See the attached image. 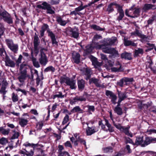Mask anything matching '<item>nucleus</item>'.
Listing matches in <instances>:
<instances>
[{"mask_svg":"<svg viewBox=\"0 0 156 156\" xmlns=\"http://www.w3.org/2000/svg\"><path fill=\"white\" fill-rule=\"evenodd\" d=\"M14 134L11 137V139H14L17 138L20 135V133L19 132L13 131Z\"/></svg>","mask_w":156,"mask_h":156,"instance_id":"obj_45","label":"nucleus"},{"mask_svg":"<svg viewBox=\"0 0 156 156\" xmlns=\"http://www.w3.org/2000/svg\"><path fill=\"white\" fill-rule=\"evenodd\" d=\"M32 61L34 66L36 68H39L40 67V65L38 61H37L36 59L34 58H33Z\"/></svg>","mask_w":156,"mask_h":156,"instance_id":"obj_42","label":"nucleus"},{"mask_svg":"<svg viewBox=\"0 0 156 156\" xmlns=\"http://www.w3.org/2000/svg\"><path fill=\"white\" fill-rule=\"evenodd\" d=\"M119 64V67L116 68L113 67L111 69V71L114 72H118L122 71V69L121 68V66L120 64Z\"/></svg>","mask_w":156,"mask_h":156,"instance_id":"obj_37","label":"nucleus"},{"mask_svg":"<svg viewBox=\"0 0 156 156\" xmlns=\"http://www.w3.org/2000/svg\"><path fill=\"white\" fill-rule=\"evenodd\" d=\"M90 73L91 71L90 69H86L85 73V75L86 76V77L85 78V79L86 80H88L90 77Z\"/></svg>","mask_w":156,"mask_h":156,"instance_id":"obj_48","label":"nucleus"},{"mask_svg":"<svg viewBox=\"0 0 156 156\" xmlns=\"http://www.w3.org/2000/svg\"><path fill=\"white\" fill-rule=\"evenodd\" d=\"M72 55L73 61L76 63H78L80 62V55L76 52H73Z\"/></svg>","mask_w":156,"mask_h":156,"instance_id":"obj_16","label":"nucleus"},{"mask_svg":"<svg viewBox=\"0 0 156 156\" xmlns=\"http://www.w3.org/2000/svg\"><path fill=\"white\" fill-rule=\"evenodd\" d=\"M5 65L6 66H9L11 67H14L15 66V63L11 60L7 55L5 56Z\"/></svg>","mask_w":156,"mask_h":156,"instance_id":"obj_9","label":"nucleus"},{"mask_svg":"<svg viewBox=\"0 0 156 156\" xmlns=\"http://www.w3.org/2000/svg\"><path fill=\"white\" fill-rule=\"evenodd\" d=\"M105 94L106 96L110 98H111L115 94L112 92L108 90H107L106 91Z\"/></svg>","mask_w":156,"mask_h":156,"instance_id":"obj_52","label":"nucleus"},{"mask_svg":"<svg viewBox=\"0 0 156 156\" xmlns=\"http://www.w3.org/2000/svg\"><path fill=\"white\" fill-rule=\"evenodd\" d=\"M144 52V50L142 48H138L137 49H135L134 51V56L136 57L140 55H142Z\"/></svg>","mask_w":156,"mask_h":156,"instance_id":"obj_24","label":"nucleus"},{"mask_svg":"<svg viewBox=\"0 0 156 156\" xmlns=\"http://www.w3.org/2000/svg\"><path fill=\"white\" fill-rule=\"evenodd\" d=\"M46 6V10H47V13L50 14H53L55 13V11L52 9L50 4L47 3Z\"/></svg>","mask_w":156,"mask_h":156,"instance_id":"obj_28","label":"nucleus"},{"mask_svg":"<svg viewBox=\"0 0 156 156\" xmlns=\"http://www.w3.org/2000/svg\"><path fill=\"white\" fill-rule=\"evenodd\" d=\"M78 1L79 2H80L81 3V5L80 6L76 8L75 9L77 11V12H79L80 11L84 9V8L83 7V4L82 2L80 1Z\"/></svg>","mask_w":156,"mask_h":156,"instance_id":"obj_56","label":"nucleus"},{"mask_svg":"<svg viewBox=\"0 0 156 156\" xmlns=\"http://www.w3.org/2000/svg\"><path fill=\"white\" fill-rule=\"evenodd\" d=\"M116 8L119 12V16L117 18V20L119 21L122 20L124 16V12L122 9V7L119 5H116Z\"/></svg>","mask_w":156,"mask_h":156,"instance_id":"obj_11","label":"nucleus"},{"mask_svg":"<svg viewBox=\"0 0 156 156\" xmlns=\"http://www.w3.org/2000/svg\"><path fill=\"white\" fill-rule=\"evenodd\" d=\"M48 35L50 37L51 39L52 44H54L55 45H57L58 43L56 41L55 35L50 30H48Z\"/></svg>","mask_w":156,"mask_h":156,"instance_id":"obj_17","label":"nucleus"},{"mask_svg":"<svg viewBox=\"0 0 156 156\" xmlns=\"http://www.w3.org/2000/svg\"><path fill=\"white\" fill-rule=\"evenodd\" d=\"M105 125L108 128V130L110 132H112L114 131L113 127H112L111 125L109 124L107 119L105 120Z\"/></svg>","mask_w":156,"mask_h":156,"instance_id":"obj_34","label":"nucleus"},{"mask_svg":"<svg viewBox=\"0 0 156 156\" xmlns=\"http://www.w3.org/2000/svg\"><path fill=\"white\" fill-rule=\"evenodd\" d=\"M76 140L74 141V145L77 146L78 145L77 142H80L84 145H86V142L83 139L80 138L79 135L77 133L74 134V135Z\"/></svg>","mask_w":156,"mask_h":156,"instance_id":"obj_12","label":"nucleus"},{"mask_svg":"<svg viewBox=\"0 0 156 156\" xmlns=\"http://www.w3.org/2000/svg\"><path fill=\"white\" fill-rule=\"evenodd\" d=\"M118 94L119 96V101L118 102V105H120V103L125 98H126V94L124 93H122L121 92L118 91Z\"/></svg>","mask_w":156,"mask_h":156,"instance_id":"obj_19","label":"nucleus"},{"mask_svg":"<svg viewBox=\"0 0 156 156\" xmlns=\"http://www.w3.org/2000/svg\"><path fill=\"white\" fill-rule=\"evenodd\" d=\"M155 9L154 5L151 4H146L144 5L143 8V10L144 11H146L151 9Z\"/></svg>","mask_w":156,"mask_h":156,"instance_id":"obj_25","label":"nucleus"},{"mask_svg":"<svg viewBox=\"0 0 156 156\" xmlns=\"http://www.w3.org/2000/svg\"><path fill=\"white\" fill-rule=\"evenodd\" d=\"M58 151L59 152V154L58 156H63L64 154L65 153V152H62V151L63 149V147L61 145H59L58 146Z\"/></svg>","mask_w":156,"mask_h":156,"instance_id":"obj_41","label":"nucleus"},{"mask_svg":"<svg viewBox=\"0 0 156 156\" xmlns=\"http://www.w3.org/2000/svg\"><path fill=\"white\" fill-rule=\"evenodd\" d=\"M124 82L126 83L128 82H131L133 81V78H129L127 77H125L122 79Z\"/></svg>","mask_w":156,"mask_h":156,"instance_id":"obj_53","label":"nucleus"},{"mask_svg":"<svg viewBox=\"0 0 156 156\" xmlns=\"http://www.w3.org/2000/svg\"><path fill=\"white\" fill-rule=\"evenodd\" d=\"M26 76V73H24L22 74L18 77V79L19 81L21 83L23 82L25 80Z\"/></svg>","mask_w":156,"mask_h":156,"instance_id":"obj_40","label":"nucleus"},{"mask_svg":"<svg viewBox=\"0 0 156 156\" xmlns=\"http://www.w3.org/2000/svg\"><path fill=\"white\" fill-rule=\"evenodd\" d=\"M144 144L143 137H138L136 139L135 143H134V145L137 146L140 145L142 147V144Z\"/></svg>","mask_w":156,"mask_h":156,"instance_id":"obj_20","label":"nucleus"},{"mask_svg":"<svg viewBox=\"0 0 156 156\" xmlns=\"http://www.w3.org/2000/svg\"><path fill=\"white\" fill-rule=\"evenodd\" d=\"M10 132L9 129H4L3 127H0V133L4 135H8Z\"/></svg>","mask_w":156,"mask_h":156,"instance_id":"obj_26","label":"nucleus"},{"mask_svg":"<svg viewBox=\"0 0 156 156\" xmlns=\"http://www.w3.org/2000/svg\"><path fill=\"white\" fill-rule=\"evenodd\" d=\"M64 95H62V93L61 92H59L58 94H56L54 95L53 96V98L55 99L56 98H63L64 97Z\"/></svg>","mask_w":156,"mask_h":156,"instance_id":"obj_54","label":"nucleus"},{"mask_svg":"<svg viewBox=\"0 0 156 156\" xmlns=\"http://www.w3.org/2000/svg\"><path fill=\"white\" fill-rule=\"evenodd\" d=\"M69 119V116L68 115H66L64 118L62 122V124L64 125L66 123Z\"/></svg>","mask_w":156,"mask_h":156,"instance_id":"obj_43","label":"nucleus"},{"mask_svg":"<svg viewBox=\"0 0 156 156\" xmlns=\"http://www.w3.org/2000/svg\"><path fill=\"white\" fill-rule=\"evenodd\" d=\"M131 36H138L139 37L141 38L142 40L144 41H147L148 40V37H147L141 34V33L137 30L131 33Z\"/></svg>","mask_w":156,"mask_h":156,"instance_id":"obj_6","label":"nucleus"},{"mask_svg":"<svg viewBox=\"0 0 156 156\" xmlns=\"http://www.w3.org/2000/svg\"><path fill=\"white\" fill-rule=\"evenodd\" d=\"M8 143L7 139L4 137H2L0 139V144L5 145Z\"/></svg>","mask_w":156,"mask_h":156,"instance_id":"obj_46","label":"nucleus"},{"mask_svg":"<svg viewBox=\"0 0 156 156\" xmlns=\"http://www.w3.org/2000/svg\"><path fill=\"white\" fill-rule=\"evenodd\" d=\"M47 3L44 2H43L41 5H37V7L39 9H41L44 10H46V6L47 5Z\"/></svg>","mask_w":156,"mask_h":156,"instance_id":"obj_39","label":"nucleus"},{"mask_svg":"<svg viewBox=\"0 0 156 156\" xmlns=\"http://www.w3.org/2000/svg\"><path fill=\"white\" fill-rule=\"evenodd\" d=\"M120 105H118V106L116 107L115 108V112L119 115H121L122 114V108L119 106Z\"/></svg>","mask_w":156,"mask_h":156,"instance_id":"obj_35","label":"nucleus"},{"mask_svg":"<svg viewBox=\"0 0 156 156\" xmlns=\"http://www.w3.org/2000/svg\"><path fill=\"white\" fill-rule=\"evenodd\" d=\"M116 5L118 4L115 3H113L109 5H108V8L107 9V11H108L109 12H111L113 11L114 10V9L113 7H112V6H115L116 8Z\"/></svg>","mask_w":156,"mask_h":156,"instance_id":"obj_32","label":"nucleus"},{"mask_svg":"<svg viewBox=\"0 0 156 156\" xmlns=\"http://www.w3.org/2000/svg\"><path fill=\"white\" fill-rule=\"evenodd\" d=\"M129 127H123V130H122L121 132L124 133L126 135L132 137H133V135L131 133H130L129 132Z\"/></svg>","mask_w":156,"mask_h":156,"instance_id":"obj_23","label":"nucleus"},{"mask_svg":"<svg viewBox=\"0 0 156 156\" xmlns=\"http://www.w3.org/2000/svg\"><path fill=\"white\" fill-rule=\"evenodd\" d=\"M91 61L92 62V64L95 68H98V67H100L102 65V62H98L97 59L94 57H91Z\"/></svg>","mask_w":156,"mask_h":156,"instance_id":"obj_18","label":"nucleus"},{"mask_svg":"<svg viewBox=\"0 0 156 156\" xmlns=\"http://www.w3.org/2000/svg\"><path fill=\"white\" fill-rule=\"evenodd\" d=\"M100 42L102 44H100L99 43H94L92 46H87L86 47V48L87 51L90 52L92 51V48H95L97 49H101L105 53L112 54L115 56L118 55V51L114 48H105L106 45L104 41H101Z\"/></svg>","mask_w":156,"mask_h":156,"instance_id":"obj_1","label":"nucleus"},{"mask_svg":"<svg viewBox=\"0 0 156 156\" xmlns=\"http://www.w3.org/2000/svg\"><path fill=\"white\" fill-rule=\"evenodd\" d=\"M104 153H109L112 152V148L111 147H106L103 148Z\"/></svg>","mask_w":156,"mask_h":156,"instance_id":"obj_36","label":"nucleus"},{"mask_svg":"<svg viewBox=\"0 0 156 156\" xmlns=\"http://www.w3.org/2000/svg\"><path fill=\"white\" fill-rule=\"evenodd\" d=\"M25 151H21L20 152V153L22 154H25L27 156H31L34 154V151L33 150H31L30 152H28L26 150Z\"/></svg>","mask_w":156,"mask_h":156,"instance_id":"obj_31","label":"nucleus"},{"mask_svg":"<svg viewBox=\"0 0 156 156\" xmlns=\"http://www.w3.org/2000/svg\"><path fill=\"white\" fill-rule=\"evenodd\" d=\"M85 82L83 80H78L77 82L78 88L79 90H83L85 87Z\"/></svg>","mask_w":156,"mask_h":156,"instance_id":"obj_22","label":"nucleus"},{"mask_svg":"<svg viewBox=\"0 0 156 156\" xmlns=\"http://www.w3.org/2000/svg\"><path fill=\"white\" fill-rule=\"evenodd\" d=\"M48 27V25L47 24H44L41 27V30H43L45 31V30Z\"/></svg>","mask_w":156,"mask_h":156,"instance_id":"obj_64","label":"nucleus"},{"mask_svg":"<svg viewBox=\"0 0 156 156\" xmlns=\"http://www.w3.org/2000/svg\"><path fill=\"white\" fill-rule=\"evenodd\" d=\"M98 130V127L94 126L90 127H88L87 129H86V133L87 135L89 136L92 135L94 133L97 132Z\"/></svg>","mask_w":156,"mask_h":156,"instance_id":"obj_13","label":"nucleus"},{"mask_svg":"<svg viewBox=\"0 0 156 156\" xmlns=\"http://www.w3.org/2000/svg\"><path fill=\"white\" fill-rule=\"evenodd\" d=\"M47 3L44 2H43L41 5H37V7L39 9H41L44 10H46V6L47 5Z\"/></svg>","mask_w":156,"mask_h":156,"instance_id":"obj_38","label":"nucleus"},{"mask_svg":"<svg viewBox=\"0 0 156 156\" xmlns=\"http://www.w3.org/2000/svg\"><path fill=\"white\" fill-rule=\"evenodd\" d=\"M66 33L75 38H77L79 36L78 30L77 28L72 29L68 28L66 30Z\"/></svg>","mask_w":156,"mask_h":156,"instance_id":"obj_4","label":"nucleus"},{"mask_svg":"<svg viewBox=\"0 0 156 156\" xmlns=\"http://www.w3.org/2000/svg\"><path fill=\"white\" fill-rule=\"evenodd\" d=\"M43 125V123L42 122H39L37 124V129H41Z\"/></svg>","mask_w":156,"mask_h":156,"instance_id":"obj_59","label":"nucleus"},{"mask_svg":"<svg viewBox=\"0 0 156 156\" xmlns=\"http://www.w3.org/2000/svg\"><path fill=\"white\" fill-rule=\"evenodd\" d=\"M90 84L93 83H94L97 87H100V84L98 83V80L94 78H93L90 79L89 80Z\"/></svg>","mask_w":156,"mask_h":156,"instance_id":"obj_33","label":"nucleus"},{"mask_svg":"<svg viewBox=\"0 0 156 156\" xmlns=\"http://www.w3.org/2000/svg\"><path fill=\"white\" fill-rule=\"evenodd\" d=\"M61 82L62 83H65L67 85L70 86V88L71 89H75L76 87V80L70 79L68 77H62L61 79Z\"/></svg>","mask_w":156,"mask_h":156,"instance_id":"obj_2","label":"nucleus"},{"mask_svg":"<svg viewBox=\"0 0 156 156\" xmlns=\"http://www.w3.org/2000/svg\"><path fill=\"white\" fill-rule=\"evenodd\" d=\"M81 110L79 106H77L74 107L71 110V113H75V112H77L81 111Z\"/></svg>","mask_w":156,"mask_h":156,"instance_id":"obj_47","label":"nucleus"},{"mask_svg":"<svg viewBox=\"0 0 156 156\" xmlns=\"http://www.w3.org/2000/svg\"><path fill=\"white\" fill-rule=\"evenodd\" d=\"M102 38V37L99 35H95L94 37L93 41H95L99 39H101Z\"/></svg>","mask_w":156,"mask_h":156,"instance_id":"obj_62","label":"nucleus"},{"mask_svg":"<svg viewBox=\"0 0 156 156\" xmlns=\"http://www.w3.org/2000/svg\"><path fill=\"white\" fill-rule=\"evenodd\" d=\"M86 100V98L83 96H76L73 99L70 101V103L71 105L75 104L78 101H85Z\"/></svg>","mask_w":156,"mask_h":156,"instance_id":"obj_8","label":"nucleus"},{"mask_svg":"<svg viewBox=\"0 0 156 156\" xmlns=\"http://www.w3.org/2000/svg\"><path fill=\"white\" fill-rule=\"evenodd\" d=\"M110 98L111 99L112 102L114 104H115L116 103V101L117 99V97L114 94Z\"/></svg>","mask_w":156,"mask_h":156,"instance_id":"obj_58","label":"nucleus"},{"mask_svg":"<svg viewBox=\"0 0 156 156\" xmlns=\"http://www.w3.org/2000/svg\"><path fill=\"white\" fill-rule=\"evenodd\" d=\"M124 44L126 46H128L129 45H132L133 46H136V44L134 43L132 41L129 40L127 38L124 37Z\"/></svg>","mask_w":156,"mask_h":156,"instance_id":"obj_21","label":"nucleus"},{"mask_svg":"<svg viewBox=\"0 0 156 156\" xmlns=\"http://www.w3.org/2000/svg\"><path fill=\"white\" fill-rule=\"evenodd\" d=\"M59 2V0H51L50 3L52 5L58 4Z\"/></svg>","mask_w":156,"mask_h":156,"instance_id":"obj_63","label":"nucleus"},{"mask_svg":"<svg viewBox=\"0 0 156 156\" xmlns=\"http://www.w3.org/2000/svg\"><path fill=\"white\" fill-rule=\"evenodd\" d=\"M55 71V68L52 66H49L46 68L44 70V71L47 72L49 71H51L52 72H54Z\"/></svg>","mask_w":156,"mask_h":156,"instance_id":"obj_50","label":"nucleus"},{"mask_svg":"<svg viewBox=\"0 0 156 156\" xmlns=\"http://www.w3.org/2000/svg\"><path fill=\"white\" fill-rule=\"evenodd\" d=\"M114 126L118 129H119L121 131L122 130H123V127L120 124H116L114 123Z\"/></svg>","mask_w":156,"mask_h":156,"instance_id":"obj_55","label":"nucleus"},{"mask_svg":"<svg viewBox=\"0 0 156 156\" xmlns=\"http://www.w3.org/2000/svg\"><path fill=\"white\" fill-rule=\"evenodd\" d=\"M131 54L127 53H124L121 54V57L122 58H124L128 60L131 59Z\"/></svg>","mask_w":156,"mask_h":156,"instance_id":"obj_29","label":"nucleus"},{"mask_svg":"<svg viewBox=\"0 0 156 156\" xmlns=\"http://www.w3.org/2000/svg\"><path fill=\"white\" fill-rule=\"evenodd\" d=\"M5 41L8 48L13 52L16 53L18 49V45L14 44L13 41L10 39H6Z\"/></svg>","mask_w":156,"mask_h":156,"instance_id":"obj_3","label":"nucleus"},{"mask_svg":"<svg viewBox=\"0 0 156 156\" xmlns=\"http://www.w3.org/2000/svg\"><path fill=\"white\" fill-rule=\"evenodd\" d=\"M92 28L95 30L102 31L104 30L103 29L97 26L96 25H93L91 26Z\"/></svg>","mask_w":156,"mask_h":156,"instance_id":"obj_51","label":"nucleus"},{"mask_svg":"<svg viewBox=\"0 0 156 156\" xmlns=\"http://www.w3.org/2000/svg\"><path fill=\"white\" fill-rule=\"evenodd\" d=\"M39 61L41 65L45 66L48 61L47 57L44 53H41V56L39 59Z\"/></svg>","mask_w":156,"mask_h":156,"instance_id":"obj_15","label":"nucleus"},{"mask_svg":"<svg viewBox=\"0 0 156 156\" xmlns=\"http://www.w3.org/2000/svg\"><path fill=\"white\" fill-rule=\"evenodd\" d=\"M140 12V11L139 9H136L133 12V14L135 16L137 17L139 15Z\"/></svg>","mask_w":156,"mask_h":156,"instance_id":"obj_57","label":"nucleus"},{"mask_svg":"<svg viewBox=\"0 0 156 156\" xmlns=\"http://www.w3.org/2000/svg\"><path fill=\"white\" fill-rule=\"evenodd\" d=\"M156 142V138H153L151 137H146L144 141V144H142V147H144L149 145L151 143Z\"/></svg>","mask_w":156,"mask_h":156,"instance_id":"obj_7","label":"nucleus"},{"mask_svg":"<svg viewBox=\"0 0 156 156\" xmlns=\"http://www.w3.org/2000/svg\"><path fill=\"white\" fill-rule=\"evenodd\" d=\"M146 132L148 134H151L152 133H156V130L153 129H148Z\"/></svg>","mask_w":156,"mask_h":156,"instance_id":"obj_60","label":"nucleus"},{"mask_svg":"<svg viewBox=\"0 0 156 156\" xmlns=\"http://www.w3.org/2000/svg\"><path fill=\"white\" fill-rule=\"evenodd\" d=\"M40 41L36 33H35L34 37V46L35 51H36V52L38 51V46L40 44Z\"/></svg>","mask_w":156,"mask_h":156,"instance_id":"obj_10","label":"nucleus"},{"mask_svg":"<svg viewBox=\"0 0 156 156\" xmlns=\"http://www.w3.org/2000/svg\"><path fill=\"white\" fill-rule=\"evenodd\" d=\"M56 20L62 26H64L67 23L66 21L63 20L60 17H57Z\"/></svg>","mask_w":156,"mask_h":156,"instance_id":"obj_30","label":"nucleus"},{"mask_svg":"<svg viewBox=\"0 0 156 156\" xmlns=\"http://www.w3.org/2000/svg\"><path fill=\"white\" fill-rule=\"evenodd\" d=\"M0 16L2 17L5 21L8 23L10 24L12 23V18L6 11H0Z\"/></svg>","mask_w":156,"mask_h":156,"instance_id":"obj_5","label":"nucleus"},{"mask_svg":"<svg viewBox=\"0 0 156 156\" xmlns=\"http://www.w3.org/2000/svg\"><path fill=\"white\" fill-rule=\"evenodd\" d=\"M116 41L115 37H112L111 39L108 38L104 41L106 46L112 45L115 44Z\"/></svg>","mask_w":156,"mask_h":156,"instance_id":"obj_14","label":"nucleus"},{"mask_svg":"<svg viewBox=\"0 0 156 156\" xmlns=\"http://www.w3.org/2000/svg\"><path fill=\"white\" fill-rule=\"evenodd\" d=\"M88 112L90 114H92V112H94V107L93 106H88Z\"/></svg>","mask_w":156,"mask_h":156,"instance_id":"obj_49","label":"nucleus"},{"mask_svg":"<svg viewBox=\"0 0 156 156\" xmlns=\"http://www.w3.org/2000/svg\"><path fill=\"white\" fill-rule=\"evenodd\" d=\"M8 83L7 81L5 80L2 81V87L6 88Z\"/></svg>","mask_w":156,"mask_h":156,"instance_id":"obj_61","label":"nucleus"},{"mask_svg":"<svg viewBox=\"0 0 156 156\" xmlns=\"http://www.w3.org/2000/svg\"><path fill=\"white\" fill-rule=\"evenodd\" d=\"M28 120L27 119L21 118L19 119L20 125L22 127H24L27 124Z\"/></svg>","mask_w":156,"mask_h":156,"instance_id":"obj_27","label":"nucleus"},{"mask_svg":"<svg viewBox=\"0 0 156 156\" xmlns=\"http://www.w3.org/2000/svg\"><path fill=\"white\" fill-rule=\"evenodd\" d=\"M12 100L13 102H16L18 100V98L17 94L13 93L12 94Z\"/></svg>","mask_w":156,"mask_h":156,"instance_id":"obj_44","label":"nucleus"}]
</instances>
